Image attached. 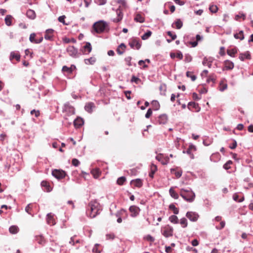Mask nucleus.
<instances>
[{"label": "nucleus", "mask_w": 253, "mask_h": 253, "mask_svg": "<svg viewBox=\"0 0 253 253\" xmlns=\"http://www.w3.org/2000/svg\"><path fill=\"white\" fill-rule=\"evenodd\" d=\"M92 50L91 44L89 42H86L81 49L82 53L84 54H89Z\"/></svg>", "instance_id": "obj_14"}, {"label": "nucleus", "mask_w": 253, "mask_h": 253, "mask_svg": "<svg viewBox=\"0 0 253 253\" xmlns=\"http://www.w3.org/2000/svg\"><path fill=\"white\" fill-rule=\"evenodd\" d=\"M52 175L58 179L64 178L66 176V172L60 169H54L52 171Z\"/></svg>", "instance_id": "obj_6"}, {"label": "nucleus", "mask_w": 253, "mask_h": 253, "mask_svg": "<svg viewBox=\"0 0 253 253\" xmlns=\"http://www.w3.org/2000/svg\"><path fill=\"white\" fill-rule=\"evenodd\" d=\"M63 111V112L69 113V115L75 114L74 108L72 105H71L69 102H67L64 104Z\"/></svg>", "instance_id": "obj_9"}, {"label": "nucleus", "mask_w": 253, "mask_h": 253, "mask_svg": "<svg viewBox=\"0 0 253 253\" xmlns=\"http://www.w3.org/2000/svg\"><path fill=\"white\" fill-rule=\"evenodd\" d=\"M72 163L74 166L77 167L79 165L80 163L78 159L75 158L72 160Z\"/></svg>", "instance_id": "obj_57"}, {"label": "nucleus", "mask_w": 253, "mask_h": 253, "mask_svg": "<svg viewBox=\"0 0 253 253\" xmlns=\"http://www.w3.org/2000/svg\"><path fill=\"white\" fill-rule=\"evenodd\" d=\"M204 66H207L209 68H211L212 65V59L210 58L205 57L202 62Z\"/></svg>", "instance_id": "obj_21"}, {"label": "nucleus", "mask_w": 253, "mask_h": 253, "mask_svg": "<svg viewBox=\"0 0 253 253\" xmlns=\"http://www.w3.org/2000/svg\"><path fill=\"white\" fill-rule=\"evenodd\" d=\"M41 186L42 187H45L47 191H50V187L48 183L46 181H42L41 182Z\"/></svg>", "instance_id": "obj_38"}, {"label": "nucleus", "mask_w": 253, "mask_h": 253, "mask_svg": "<svg viewBox=\"0 0 253 253\" xmlns=\"http://www.w3.org/2000/svg\"><path fill=\"white\" fill-rule=\"evenodd\" d=\"M12 18V17H5V22L7 26H10L11 25Z\"/></svg>", "instance_id": "obj_44"}, {"label": "nucleus", "mask_w": 253, "mask_h": 253, "mask_svg": "<svg viewBox=\"0 0 253 253\" xmlns=\"http://www.w3.org/2000/svg\"><path fill=\"white\" fill-rule=\"evenodd\" d=\"M46 221L48 224L54 225L55 224V220L51 213H49L46 215Z\"/></svg>", "instance_id": "obj_15"}, {"label": "nucleus", "mask_w": 253, "mask_h": 253, "mask_svg": "<svg viewBox=\"0 0 253 253\" xmlns=\"http://www.w3.org/2000/svg\"><path fill=\"white\" fill-rule=\"evenodd\" d=\"M220 87L219 88V90L221 91H223L224 90H225L227 88V84H222L221 83H220Z\"/></svg>", "instance_id": "obj_60"}, {"label": "nucleus", "mask_w": 253, "mask_h": 253, "mask_svg": "<svg viewBox=\"0 0 253 253\" xmlns=\"http://www.w3.org/2000/svg\"><path fill=\"white\" fill-rule=\"evenodd\" d=\"M159 89L162 94H165L167 90V86L165 84H161L159 87Z\"/></svg>", "instance_id": "obj_39"}, {"label": "nucleus", "mask_w": 253, "mask_h": 253, "mask_svg": "<svg viewBox=\"0 0 253 253\" xmlns=\"http://www.w3.org/2000/svg\"><path fill=\"white\" fill-rule=\"evenodd\" d=\"M129 211L131 213L130 216L135 217L139 214L140 209L136 206H131L129 207Z\"/></svg>", "instance_id": "obj_12"}, {"label": "nucleus", "mask_w": 253, "mask_h": 253, "mask_svg": "<svg viewBox=\"0 0 253 253\" xmlns=\"http://www.w3.org/2000/svg\"><path fill=\"white\" fill-rule=\"evenodd\" d=\"M183 152L184 153H186L187 154L190 155V158L191 159H194V155L191 153V152H192L191 150L189 149V148H188L187 150L186 151H183Z\"/></svg>", "instance_id": "obj_59"}, {"label": "nucleus", "mask_w": 253, "mask_h": 253, "mask_svg": "<svg viewBox=\"0 0 253 253\" xmlns=\"http://www.w3.org/2000/svg\"><path fill=\"white\" fill-rule=\"evenodd\" d=\"M66 51L69 55L73 58H77L80 54L78 51V49L76 48L74 46H69L67 48Z\"/></svg>", "instance_id": "obj_5"}, {"label": "nucleus", "mask_w": 253, "mask_h": 253, "mask_svg": "<svg viewBox=\"0 0 253 253\" xmlns=\"http://www.w3.org/2000/svg\"><path fill=\"white\" fill-rule=\"evenodd\" d=\"M152 114V111L151 109H149L147 111V113H146L145 114V117L146 118H149L151 116Z\"/></svg>", "instance_id": "obj_64"}, {"label": "nucleus", "mask_w": 253, "mask_h": 253, "mask_svg": "<svg viewBox=\"0 0 253 253\" xmlns=\"http://www.w3.org/2000/svg\"><path fill=\"white\" fill-rule=\"evenodd\" d=\"M167 34L171 38L172 40H174L177 37L176 34L172 33L170 31H168Z\"/></svg>", "instance_id": "obj_54"}, {"label": "nucleus", "mask_w": 253, "mask_h": 253, "mask_svg": "<svg viewBox=\"0 0 253 253\" xmlns=\"http://www.w3.org/2000/svg\"><path fill=\"white\" fill-rule=\"evenodd\" d=\"M233 143L229 146V148L231 149H235L237 145V142L235 140H233Z\"/></svg>", "instance_id": "obj_61"}, {"label": "nucleus", "mask_w": 253, "mask_h": 253, "mask_svg": "<svg viewBox=\"0 0 253 253\" xmlns=\"http://www.w3.org/2000/svg\"><path fill=\"white\" fill-rule=\"evenodd\" d=\"M186 76L187 77L190 78L192 81H194L196 79V76L192 75L191 73L189 71L186 72Z\"/></svg>", "instance_id": "obj_48"}, {"label": "nucleus", "mask_w": 253, "mask_h": 253, "mask_svg": "<svg viewBox=\"0 0 253 253\" xmlns=\"http://www.w3.org/2000/svg\"><path fill=\"white\" fill-rule=\"evenodd\" d=\"M126 47V45L124 43H121L117 49V53L120 55L123 54Z\"/></svg>", "instance_id": "obj_23"}, {"label": "nucleus", "mask_w": 253, "mask_h": 253, "mask_svg": "<svg viewBox=\"0 0 253 253\" xmlns=\"http://www.w3.org/2000/svg\"><path fill=\"white\" fill-rule=\"evenodd\" d=\"M234 37L236 39H240L243 40L244 39V32L243 31H240L238 33H236L234 35Z\"/></svg>", "instance_id": "obj_27"}, {"label": "nucleus", "mask_w": 253, "mask_h": 253, "mask_svg": "<svg viewBox=\"0 0 253 253\" xmlns=\"http://www.w3.org/2000/svg\"><path fill=\"white\" fill-rule=\"evenodd\" d=\"M162 234L166 238L172 236L173 228L169 226H166L162 229Z\"/></svg>", "instance_id": "obj_7"}, {"label": "nucleus", "mask_w": 253, "mask_h": 253, "mask_svg": "<svg viewBox=\"0 0 253 253\" xmlns=\"http://www.w3.org/2000/svg\"><path fill=\"white\" fill-rule=\"evenodd\" d=\"M108 28V24L103 21H99L95 22L93 26V28L97 33L104 32Z\"/></svg>", "instance_id": "obj_3"}, {"label": "nucleus", "mask_w": 253, "mask_h": 253, "mask_svg": "<svg viewBox=\"0 0 253 253\" xmlns=\"http://www.w3.org/2000/svg\"><path fill=\"white\" fill-rule=\"evenodd\" d=\"M192 58L189 54H186L185 55L184 61L185 62H190L192 61Z\"/></svg>", "instance_id": "obj_49"}, {"label": "nucleus", "mask_w": 253, "mask_h": 253, "mask_svg": "<svg viewBox=\"0 0 253 253\" xmlns=\"http://www.w3.org/2000/svg\"><path fill=\"white\" fill-rule=\"evenodd\" d=\"M95 61H96V59L93 57H90L88 59H84V63L87 65H89V64L92 65L95 62Z\"/></svg>", "instance_id": "obj_28"}, {"label": "nucleus", "mask_w": 253, "mask_h": 253, "mask_svg": "<svg viewBox=\"0 0 253 253\" xmlns=\"http://www.w3.org/2000/svg\"><path fill=\"white\" fill-rule=\"evenodd\" d=\"M91 173L94 178H97L99 177L100 172L98 169H93L91 171Z\"/></svg>", "instance_id": "obj_32"}, {"label": "nucleus", "mask_w": 253, "mask_h": 253, "mask_svg": "<svg viewBox=\"0 0 253 253\" xmlns=\"http://www.w3.org/2000/svg\"><path fill=\"white\" fill-rule=\"evenodd\" d=\"M145 239L148 241L151 242H153L155 241V239L153 237L151 236L150 235H147L145 237Z\"/></svg>", "instance_id": "obj_52"}, {"label": "nucleus", "mask_w": 253, "mask_h": 253, "mask_svg": "<svg viewBox=\"0 0 253 253\" xmlns=\"http://www.w3.org/2000/svg\"><path fill=\"white\" fill-rule=\"evenodd\" d=\"M9 231L12 234H15L18 232V228L16 226H11L9 227Z\"/></svg>", "instance_id": "obj_33"}, {"label": "nucleus", "mask_w": 253, "mask_h": 253, "mask_svg": "<svg viewBox=\"0 0 253 253\" xmlns=\"http://www.w3.org/2000/svg\"><path fill=\"white\" fill-rule=\"evenodd\" d=\"M130 183L137 187H141L143 184L142 180L139 178L132 180Z\"/></svg>", "instance_id": "obj_17"}, {"label": "nucleus", "mask_w": 253, "mask_h": 253, "mask_svg": "<svg viewBox=\"0 0 253 253\" xmlns=\"http://www.w3.org/2000/svg\"><path fill=\"white\" fill-rule=\"evenodd\" d=\"M152 35V32L150 31H148L141 38L143 40H147Z\"/></svg>", "instance_id": "obj_41"}, {"label": "nucleus", "mask_w": 253, "mask_h": 253, "mask_svg": "<svg viewBox=\"0 0 253 253\" xmlns=\"http://www.w3.org/2000/svg\"><path fill=\"white\" fill-rule=\"evenodd\" d=\"M119 3H121L119 7L117 9V16H123L124 15H127L128 13L126 12L127 7L126 3L124 0H120Z\"/></svg>", "instance_id": "obj_4"}, {"label": "nucleus", "mask_w": 253, "mask_h": 253, "mask_svg": "<svg viewBox=\"0 0 253 253\" xmlns=\"http://www.w3.org/2000/svg\"><path fill=\"white\" fill-rule=\"evenodd\" d=\"M188 107L190 109L192 108H195L197 111H199L200 109L198 104L195 102H190L188 104Z\"/></svg>", "instance_id": "obj_25"}, {"label": "nucleus", "mask_w": 253, "mask_h": 253, "mask_svg": "<svg viewBox=\"0 0 253 253\" xmlns=\"http://www.w3.org/2000/svg\"><path fill=\"white\" fill-rule=\"evenodd\" d=\"M33 206L34 205L32 204H29L27 206V207L25 208V211L28 213L32 215V216H33V214L31 212V211L32 210V209L33 208Z\"/></svg>", "instance_id": "obj_35"}, {"label": "nucleus", "mask_w": 253, "mask_h": 253, "mask_svg": "<svg viewBox=\"0 0 253 253\" xmlns=\"http://www.w3.org/2000/svg\"><path fill=\"white\" fill-rule=\"evenodd\" d=\"M169 220L172 223L177 224L178 223V217L175 215H172L169 217Z\"/></svg>", "instance_id": "obj_29"}, {"label": "nucleus", "mask_w": 253, "mask_h": 253, "mask_svg": "<svg viewBox=\"0 0 253 253\" xmlns=\"http://www.w3.org/2000/svg\"><path fill=\"white\" fill-rule=\"evenodd\" d=\"M157 170V167L155 165H152L151 166V172L150 173L149 175L150 177H153V174Z\"/></svg>", "instance_id": "obj_46"}, {"label": "nucleus", "mask_w": 253, "mask_h": 253, "mask_svg": "<svg viewBox=\"0 0 253 253\" xmlns=\"http://www.w3.org/2000/svg\"><path fill=\"white\" fill-rule=\"evenodd\" d=\"M224 65L226 70H231L234 68L233 63L229 60H226L224 62Z\"/></svg>", "instance_id": "obj_24"}, {"label": "nucleus", "mask_w": 253, "mask_h": 253, "mask_svg": "<svg viewBox=\"0 0 253 253\" xmlns=\"http://www.w3.org/2000/svg\"><path fill=\"white\" fill-rule=\"evenodd\" d=\"M35 15V12L34 10L29 9L27 11V16H34Z\"/></svg>", "instance_id": "obj_62"}, {"label": "nucleus", "mask_w": 253, "mask_h": 253, "mask_svg": "<svg viewBox=\"0 0 253 253\" xmlns=\"http://www.w3.org/2000/svg\"><path fill=\"white\" fill-rule=\"evenodd\" d=\"M36 240L40 244H43L45 242L44 239L42 236H37L36 237Z\"/></svg>", "instance_id": "obj_37"}, {"label": "nucleus", "mask_w": 253, "mask_h": 253, "mask_svg": "<svg viewBox=\"0 0 253 253\" xmlns=\"http://www.w3.org/2000/svg\"><path fill=\"white\" fill-rule=\"evenodd\" d=\"M239 58L242 61H244L246 59H250L251 55L249 51H246L245 53H240Z\"/></svg>", "instance_id": "obj_19"}, {"label": "nucleus", "mask_w": 253, "mask_h": 253, "mask_svg": "<svg viewBox=\"0 0 253 253\" xmlns=\"http://www.w3.org/2000/svg\"><path fill=\"white\" fill-rule=\"evenodd\" d=\"M169 193L171 197L175 199H177L179 197L178 194L173 190V187H171L169 190Z\"/></svg>", "instance_id": "obj_26"}, {"label": "nucleus", "mask_w": 253, "mask_h": 253, "mask_svg": "<svg viewBox=\"0 0 253 253\" xmlns=\"http://www.w3.org/2000/svg\"><path fill=\"white\" fill-rule=\"evenodd\" d=\"M54 30L52 29H48L45 31L44 39L48 41H52L54 37Z\"/></svg>", "instance_id": "obj_11"}, {"label": "nucleus", "mask_w": 253, "mask_h": 253, "mask_svg": "<svg viewBox=\"0 0 253 253\" xmlns=\"http://www.w3.org/2000/svg\"><path fill=\"white\" fill-rule=\"evenodd\" d=\"M220 156L218 153L212 154L210 157L211 161L216 162L220 160Z\"/></svg>", "instance_id": "obj_22"}, {"label": "nucleus", "mask_w": 253, "mask_h": 253, "mask_svg": "<svg viewBox=\"0 0 253 253\" xmlns=\"http://www.w3.org/2000/svg\"><path fill=\"white\" fill-rule=\"evenodd\" d=\"M62 71L64 72H67L69 73H71L72 72L71 68L68 67L66 66H64L62 68Z\"/></svg>", "instance_id": "obj_53"}, {"label": "nucleus", "mask_w": 253, "mask_h": 253, "mask_svg": "<svg viewBox=\"0 0 253 253\" xmlns=\"http://www.w3.org/2000/svg\"><path fill=\"white\" fill-rule=\"evenodd\" d=\"M175 25L176 28H177V29H180L182 27L183 23L181 20L178 19H177V20L174 23H173L172 25Z\"/></svg>", "instance_id": "obj_30"}, {"label": "nucleus", "mask_w": 253, "mask_h": 253, "mask_svg": "<svg viewBox=\"0 0 253 253\" xmlns=\"http://www.w3.org/2000/svg\"><path fill=\"white\" fill-rule=\"evenodd\" d=\"M168 122V117L165 114H163L159 116L156 120V123L159 125L166 124Z\"/></svg>", "instance_id": "obj_13"}, {"label": "nucleus", "mask_w": 253, "mask_h": 253, "mask_svg": "<svg viewBox=\"0 0 253 253\" xmlns=\"http://www.w3.org/2000/svg\"><path fill=\"white\" fill-rule=\"evenodd\" d=\"M95 107V105L92 102H88L84 106V109L85 111L88 112V113H91L92 112L93 109Z\"/></svg>", "instance_id": "obj_18"}, {"label": "nucleus", "mask_w": 253, "mask_h": 253, "mask_svg": "<svg viewBox=\"0 0 253 253\" xmlns=\"http://www.w3.org/2000/svg\"><path fill=\"white\" fill-rule=\"evenodd\" d=\"M169 209L172 210L173 213L175 214H177L179 212L178 209L175 207V206L173 204H170L169 206Z\"/></svg>", "instance_id": "obj_40"}, {"label": "nucleus", "mask_w": 253, "mask_h": 253, "mask_svg": "<svg viewBox=\"0 0 253 253\" xmlns=\"http://www.w3.org/2000/svg\"><path fill=\"white\" fill-rule=\"evenodd\" d=\"M107 0H95V2L98 5H104L106 3Z\"/></svg>", "instance_id": "obj_55"}, {"label": "nucleus", "mask_w": 253, "mask_h": 253, "mask_svg": "<svg viewBox=\"0 0 253 253\" xmlns=\"http://www.w3.org/2000/svg\"><path fill=\"white\" fill-rule=\"evenodd\" d=\"M20 54L17 51H12L10 53L9 59L12 61L13 59H15L16 61H19L20 59Z\"/></svg>", "instance_id": "obj_16"}, {"label": "nucleus", "mask_w": 253, "mask_h": 253, "mask_svg": "<svg viewBox=\"0 0 253 253\" xmlns=\"http://www.w3.org/2000/svg\"><path fill=\"white\" fill-rule=\"evenodd\" d=\"M180 224L183 228H185L187 226L188 223L186 218L185 217L182 218L180 220Z\"/></svg>", "instance_id": "obj_34"}, {"label": "nucleus", "mask_w": 253, "mask_h": 253, "mask_svg": "<svg viewBox=\"0 0 253 253\" xmlns=\"http://www.w3.org/2000/svg\"><path fill=\"white\" fill-rule=\"evenodd\" d=\"M153 106L155 107V110H158L159 108L160 105L157 101H153L152 102Z\"/></svg>", "instance_id": "obj_56"}, {"label": "nucleus", "mask_w": 253, "mask_h": 253, "mask_svg": "<svg viewBox=\"0 0 253 253\" xmlns=\"http://www.w3.org/2000/svg\"><path fill=\"white\" fill-rule=\"evenodd\" d=\"M129 45L132 48L139 49L141 44L139 42V41L136 39H132L129 42Z\"/></svg>", "instance_id": "obj_10"}, {"label": "nucleus", "mask_w": 253, "mask_h": 253, "mask_svg": "<svg viewBox=\"0 0 253 253\" xmlns=\"http://www.w3.org/2000/svg\"><path fill=\"white\" fill-rule=\"evenodd\" d=\"M134 21L137 22L143 23L145 21L144 17H135Z\"/></svg>", "instance_id": "obj_45"}, {"label": "nucleus", "mask_w": 253, "mask_h": 253, "mask_svg": "<svg viewBox=\"0 0 253 253\" xmlns=\"http://www.w3.org/2000/svg\"><path fill=\"white\" fill-rule=\"evenodd\" d=\"M66 17H58V21L62 23L65 25H68L70 24V21H67L65 20Z\"/></svg>", "instance_id": "obj_36"}, {"label": "nucleus", "mask_w": 253, "mask_h": 253, "mask_svg": "<svg viewBox=\"0 0 253 253\" xmlns=\"http://www.w3.org/2000/svg\"><path fill=\"white\" fill-rule=\"evenodd\" d=\"M126 178L124 176H122L119 177L117 180V183L120 185H122L124 184V182L126 181Z\"/></svg>", "instance_id": "obj_42"}, {"label": "nucleus", "mask_w": 253, "mask_h": 253, "mask_svg": "<svg viewBox=\"0 0 253 253\" xmlns=\"http://www.w3.org/2000/svg\"><path fill=\"white\" fill-rule=\"evenodd\" d=\"M98 244H96L92 249V252L94 253H100V252L98 250Z\"/></svg>", "instance_id": "obj_63"}, {"label": "nucleus", "mask_w": 253, "mask_h": 253, "mask_svg": "<svg viewBox=\"0 0 253 253\" xmlns=\"http://www.w3.org/2000/svg\"><path fill=\"white\" fill-rule=\"evenodd\" d=\"M227 52L229 56L234 57L235 54L237 52V50L236 48H233L230 49H228Z\"/></svg>", "instance_id": "obj_31"}, {"label": "nucleus", "mask_w": 253, "mask_h": 253, "mask_svg": "<svg viewBox=\"0 0 253 253\" xmlns=\"http://www.w3.org/2000/svg\"><path fill=\"white\" fill-rule=\"evenodd\" d=\"M209 9L212 13H214L218 10V7L216 5H211L210 6Z\"/></svg>", "instance_id": "obj_43"}, {"label": "nucleus", "mask_w": 253, "mask_h": 253, "mask_svg": "<svg viewBox=\"0 0 253 253\" xmlns=\"http://www.w3.org/2000/svg\"><path fill=\"white\" fill-rule=\"evenodd\" d=\"M36 34L34 33L31 34L30 36L29 40L31 42L35 43Z\"/></svg>", "instance_id": "obj_58"}, {"label": "nucleus", "mask_w": 253, "mask_h": 253, "mask_svg": "<svg viewBox=\"0 0 253 253\" xmlns=\"http://www.w3.org/2000/svg\"><path fill=\"white\" fill-rule=\"evenodd\" d=\"M31 114L34 115L36 117H38L40 115V112L39 110L34 109L31 111Z\"/></svg>", "instance_id": "obj_51"}, {"label": "nucleus", "mask_w": 253, "mask_h": 253, "mask_svg": "<svg viewBox=\"0 0 253 253\" xmlns=\"http://www.w3.org/2000/svg\"><path fill=\"white\" fill-rule=\"evenodd\" d=\"M186 216L191 221L195 222L196 221L199 215L198 213L196 212L193 211H188L186 214Z\"/></svg>", "instance_id": "obj_8"}, {"label": "nucleus", "mask_w": 253, "mask_h": 253, "mask_svg": "<svg viewBox=\"0 0 253 253\" xmlns=\"http://www.w3.org/2000/svg\"><path fill=\"white\" fill-rule=\"evenodd\" d=\"M232 163L230 160L227 161L224 165L223 168L225 169H229L230 168V165Z\"/></svg>", "instance_id": "obj_50"}, {"label": "nucleus", "mask_w": 253, "mask_h": 253, "mask_svg": "<svg viewBox=\"0 0 253 253\" xmlns=\"http://www.w3.org/2000/svg\"><path fill=\"white\" fill-rule=\"evenodd\" d=\"M101 210L100 204L96 200H93L89 203L86 213L88 217L92 218L99 214Z\"/></svg>", "instance_id": "obj_1"}, {"label": "nucleus", "mask_w": 253, "mask_h": 253, "mask_svg": "<svg viewBox=\"0 0 253 253\" xmlns=\"http://www.w3.org/2000/svg\"><path fill=\"white\" fill-rule=\"evenodd\" d=\"M180 195L186 201L192 202L195 198L194 192L190 188L181 189L180 190Z\"/></svg>", "instance_id": "obj_2"}, {"label": "nucleus", "mask_w": 253, "mask_h": 253, "mask_svg": "<svg viewBox=\"0 0 253 253\" xmlns=\"http://www.w3.org/2000/svg\"><path fill=\"white\" fill-rule=\"evenodd\" d=\"M131 57L130 56H128L125 59V62L128 66H131L132 65L131 62Z\"/></svg>", "instance_id": "obj_47"}, {"label": "nucleus", "mask_w": 253, "mask_h": 253, "mask_svg": "<svg viewBox=\"0 0 253 253\" xmlns=\"http://www.w3.org/2000/svg\"><path fill=\"white\" fill-rule=\"evenodd\" d=\"M84 124L83 119L81 118H78L74 121V125L76 127H80Z\"/></svg>", "instance_id": "obj_20"}]
</instances>
